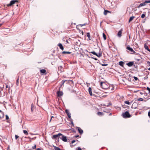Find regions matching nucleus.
<instances>
[{"instance_id":"393cba45","label":"nucleus","mask_w":150,"mask_h":150,"mask_svg":"<svg viewBox=\"0 0 150 150\" xmlns=\"http://www.w3.org/2000/svg\"><path fill=\"white\" fill-rule=\"evenodd\" d=\"M53 146L55 150H61L59 147H57L55 146Z\"/></svg>"},{"instance_id":"5701e85b","label":"nucleus","mask_w":150,"mask_h":150,"mask_svg":"<svg viewBox=\"0 0 150 150\" xmlns=\"http://www.w3.org/2000/svg\"><path fill=\"white\" fill-rule=\"evenodd\" d=\"M19 76H18V78L16 80V85L17 86H18L19 85Z\"/></svg>"},{"instance_id":"423d86ee","label":"nucleus","mask_w":150,"mask_h":150,"mask_svg":"<svg viewBox=\"0 0 150 150\" xmlns=\"http://www.w3.org/2000/svg\"><path fill=\"white\" fill-rule=\"evenodd\" d=\"M65 112L67 114L68 117L69 118H71V114L70 113L68 110L66 109L65 110Z\"/></svg>"},{"instance_id":"ea45409f","label":"nucleus","mask_w":150,"mask_h":150,"mask_svg":"<svg viewBox=\"0 0 150 150\" xmlns=\"http://www.w3.org/2000/svg\"><path fill=\"white\" fill-rule=\"evenodd\" d=\"M19 137L18 135H15V138L16 140Z\"/></svg>"},{"instance_id":"0e129e2a","label":"nucleus","mask_w":150,"mask_h":150,"mask_svg":"<svg viewBox=\"0 0 150 150\" xmlns=\"http://www.w3.org/2000/svg\"><path fill=\"white\" fill-rule=\"evenodd\" d=\"M73 132H75L76 131H75V130L74 129V130H73Z\"/></svg>"},{"instance_id":"de8ad7c7","label":"nucleus","mask_w":150,"mask_h":150,"mask_svg":"<svg viewBox=\"0 0 150 150\" xmlns=\"http://www.w3.org/2000/svg\"><path fill=\"white\" fill-rule=\"evenodd\" d=\"M36 148V145L35 144L34 146L32 147V149H35Z\"/></svg>"},{"instance_id":"6e6d98bb","label":"nucleus","mask_w":150,"mask_h":150,"mask_svg":"<svg viewBox=\"0 0 150 150\" xmlns=\"http://www.w3.org/2000/svg\"><path fill=\"white\" fill-rule=\"evenodd\" d=\"M71 124L72 125H73V126H74V124L73 123V122H72V121H71Z\"/></svg>"},{"instance_id":"f257e3e1","label":"nucleus","mask_w":150,"mask_h":150,"mask_svg":"<svg viewBox=\"0 0 150 150\" xmlns=\"http://www.w3.org/2000/svg\"><path fill=\"white\" fill-rule=\"evenodd\" d=\"M59 138L64 142H67V141L66 137L64 136L61 133H59L57 134L54 135H53L52 137V139H58V141H59Z\"/></svg>"},{"instance_id":"a878e982","label":"nucleus","mask_w":150,"mask_h":150,"mask_svg":"<svg viewBox=\"0 0 150 150\" xmlns=\"http://www.w3.org/2000/svg\"><path fill=\"white\" fill-rule=\"evenodd\" d=\"M142 57H141V56L140 55L139 56V58H136L135 59L137 61H139L140 60V59H142Z\"/></svg>"},{"instance_id":"69168bd1","label":"nucleus","mask_w":150,"mask_h":150,"mask_svg":"<svg viewBox=\"0 0 150 150\" xmlns=\"http://www.w3.org/2000/svg\"><path fill=\"white\" fill-rule=\"evenodd\" d=\"M112 115V113H110L109 114V115H110H110Z\"/></svg>"},{"instance_id":"a19ab883","label":"nucleus","mask_w":150,"mask_h":150,"mask_svg":"<svg viewBox=\"0 0 150 150\" xmlns=\"http://www.w3.org/2000/svg\"><path fill=\"white\" fill-rule=\"evenodd\" d=\"M6 120H8L9 119V117L7 115H6Z\"/></svg>"},{"instance_id":"c9c22d12","label":"nucleus","mask_w":150,"mask_h":150,"mask_svg":"<svg viewBox=\"0 0 150 150\" xmlns=\"http://www.w3.org/2000/svg\"><path fill=\"white\" fill-rule=\"evenodd\" d=\"M138 101H143V99L142 98H139L138 99Z\"/></svg>"},{"instance_id":"7ed1b4c3","label":"nucleus","mask_w":150,"mask_h":150,"mask_svg":"<svg viewBox=\"0 0 150 150\" xmlns=\"http://www.w3.org/2000/svg\"><path fill=\"white\" fill-rule=\"evenodd\" d=\"M18 2V0H12L10 2V4H7V6H11L16 2Z\"/></svg>"},{"instance_id":"58836bf2","label":"nucleus","mask_w":150,"mask_h":150,"mask_svg":"<svg viewBox=\"0 0 150 150\" xmlns=\"http://www.w3.org/2000/svg\"><path fill=\"white\" fill-rule=\"evenodd\" d=\"M148 76L147 75L146 76L144 77V80L147 79H148Z\"/></svg>"},{"instance_id":"c85d7f7f","label":"nucleus","mask_w":150,"mask_h":150,"mask_svg":"<svg viewBox=\"0 0 150 150\" xmlns=\"http://www.w3.org/2000/svg\"><path fill=\"white\" fill-rule=\"evenodd\" d=\"M23 132L26 135H28V132L26 130H23Z\"/></svg>"},{"instance_id":"a211bd4d","label":"nucleus","mask_w":150,"mask_h":150,"mask_svg":"<svg viewBox=\"0 0 150 150\" xmlns=\"http://www.w3.org/2000/svg\"><path fill=\"white\" fill-rule=\"evenodd\" d=\"M97 114L99 116H102L104 115L103 112H97Z\"/></svg>"},{"instance_id":"f03ea898","label":"nucleus","mask_w":150,"mask_h":150,"mask_svg":"<svg viewBox=\"0 0 150 150\" xmlns=\"http://www.w3.org/2000/svg\"><path fill=\"white\" fill-rule=\"evenodd\" d=\"M122 117L125 118H129L131 117V115L128 111H126L122 114Z\"/></svg>"},{"instance_id":"0eeeda50","label":"nucleus","mask_w":150,"mask_h":150,"mask_svg":"<svg viewBox=\"0 0 150 150\" xmlns=\"http://www.w3.org/2000/svg\"><path fill=\"white\" fill-rule=\"evenodd\" d=\"M57 94L58 97H60L63 95V93L62 91H59L57 92Z\"/></svg>"},{"instance_id":"79ce46f5","label":"nucleus","mask_w":150,"mask_h":150,"mask_svg":"<svg viewBox=\"0 0 150 150\" xmlns=\"http://www.w3.org/2000/svg\"><path fill=\"white\" fill-rule=\"evenodd\" d=\"M146 4V3H150V0H146L145 1Z\"/></svg>"},{"instance_id":"ddd939ff","label":"nucleus","mask_w":150,"mask_h":150,"mask_svg":"<svg viewBox=\"0 0 150 150\" xmlns=\"http://www.w3.org/2000/svg\"><path fill=\"white\" fill-rule=\"evenodd\" d=\"M57 45L60 47V49H61L62 50H64V47L62 46V44L59 43Z\"/></svg>"},{"instance_id":"e433bc0d","label":"nucleus","mask_w":150,"mask_h":150,"mask_svg":"<svg viewBox=\"0 0 150 150\" xmlns=\"http://www.w3.org/2000/svg\"><path fill=\"white\" fill-rule=\"evenodd\" d=\"M133 78L134 79L135 81H136L138 79V78L137 77L135 76H133Z\"/></svg>"},{"instance_id":"e2e57ef3","label":"nucleus","mask_w":150,"mask_h":150,"mask_svg":"<svg viewBox=\"0 0 150 150\" xmlns=\"http://www.w3.org/2000/svg\"><path fill=\"white\" fill-rule=\"evenodd\" d=\"M140 93V94H141V95H142V94H143V93H142V92H141Z\"/></svg>"},{"instance_id":"f704fd0d","label":"nucleus","mask_w":150,"mask_h":150,"mask_svg":"<svg viewBox=\"0 0 150 150\" xmlns=\"http://www.w3.org/2000/svg\"><path fill=\"white\" fill-rule=\"evenodd\" d=\"M146 89L147 90L149 91V94L150 93V88L149 87H147Z\"/></svg>"},{"instance_id":"9d476101","label":"nucleus","mask_w":150,"mask_h":150,"mask_svg":"<svg viewBox=\"0 0 150 150\" xmlns=\"http://www.w3.org/2000/svg\"><path fill=\"white\" fill-rule=\"evenodd\" d=\"M134 64L133 62H129L126 64V65H127L129 67H131Z\"/></svg>"},{"instance_id":"20e7f679","label":"nucleus","mask_w":150,"mask_h":150,"mask_svg":"<svg viewBox=\"0 0 150 150\" xmlns=\"http://www.w3.org/2000/svg\"><path fill=\"white\" fill-rule=\"evenodd\" d=\"M126 49L128 50H129L130 51L132 52L133 53H132V54H134L135 53V52L133 49L129 45H128L126 47Z\"/></svg>"},{"instance_id":"aec40b11","label":"nucleus","mask_w":150,"mask_h":150,"mask_svg":"<svg viewBox=\"0 0 150 150\" xmlns=\"http://www.w3.org/2000/svg\"><path fill=\"white\" fill-rule=\"evenodd\" d=\"M110 11L107 10H105L103 13L105 15H106L108 13H110Z\"/></svg>"},{"instance_id":"7c9ffc66","label":"nucleus","mask_w":150,"mask_h":150,"mask_svg":"<svg viewBox=\"0 0 150 150\" xmlns=\"http://www.w3.org/2000/svg\"><path fill=\"white\" fill-rule=\"evenodd\" d=\"M90 53L93 54L94 55H97V53H96L94 51L91 52H90Z\"/></svg>"},{"instance_id":"49530a36","label":"nucleus","mask_w":150,"mask_h":150,"mask_svg":"<svg viewBox=\"0 0 150 150\" xmlns=\"http://www.w3.org/2000/svg\"><path fill=\"white\" fill-rule=\"evenodd\" d=\"M70 38H69V40H66V42L67 43H69V42L68 41H69V40L70 41Z\"/></svg>"},{"instance_id":"c756f323","label":"nucleus","mask_w":150,"mask_h":150,"mask_svg":"<svg viewBox=\"0 0 150 150\" xmlns=\"http://www.w3.org/2000/svg\"><path fill=\"white\" fill-rule=\"evenodd\" d=\"M103 36L104 40L106 39V36L104 33H103Z\"/></svg>"},{"instance_id":"338daca9","label":"nucleus","mask_w":150,"mask_h":150,"mask_svg":"<svg viewBox=\"0 0 150 150\" xmlns=\"http://www.w3.org/2000/svg\"><path fill=\"white\" fill-rule=\"evenodd\" d=\"M148 70L150 71V67L148 69Z\"/></svg>"},{"instance_id":"bb28decb","label":"nucleus","mask_w":150,"mask_h":150,"mask_svg":"<svg viewBox=\"0 0 150 150\" xmlns=\"http://www.w3.org/2000/svg\"><path fill=\"white\" fill-rule=\"evenodd\" d=\"M34 108V105L33 103H32L31 105V111L33 112V108Z\"/></svg>"},{"instance_id":"603ef678","label":"nucleus","mask_w":150,"mask_h":150,"mask_svg":"<svg viewBox=\"0 0 150 150\" xmlns=\"http://www.w3.org/2000/svg\"><path fill=\"white\" fill-rule=\"evenodd\" d=\"M148 115L150 117V111H149V112H148Z\"/></svg>"},{"instance_id":"39448f33","label":"nucleus","mask_w":150,"mask_h":150,"mask_svg":"<svg viewBox=\"0 0 150 150\" xmlns=\"http://www.w3.org/2000/svg\"><path fill=\"white\" fill-rule=\"evenodd\" d=\"M100 86L103 89H106L107 88L105 86H106L107 85L106 83L105 82H101L100 83Z\"/></svg>"},{"instance_id":"6e6552de","label":"nucleus","mask_w":150,"mask_h":150,"mask_svg":"<svg viewBox=\"0 0 150 150\" xmlns=\"http://www.w3.org/2000/svg\"><path fill=\"white\" fill-rule=\"evenodd\" d=\"M70 81V80H62L61 81V86L63 85L64 84L65 82H66L67 83H68L69 82V81Z\"/></svg>"},{"instance_id":"37998d69","label":"nucleus","mask_w":150,"mask_h":150,"mask_svg":"<svg viewBox=\"0 0 150 150\" xmlns=\"http://www.w3.org/2000/svg\"><path fill=\"white\" fill-rule=\"evenodd\" d=\"M112 103H109L108 104L106 105L107 107H108L109 106L111 105Z\"/></svg>"},{"instance_id":"5fc2aeb1","label":"nucleus","mask_w":150,"mask_h":150,"mask_svg":"<svg viewBox=\"0 0 150 150\" xmlns=\"http://www.w3.org/2000/svg\"><path fill=\"white\" fill-rule=\"evenodd\" d=\"M0 112H1L2 114L4 115V112H2V111H1V110H0Z\"/></svg>"},{"instance_id":"13d9d810","label":"nucleus","mask_w":150,"mask_h":150,"mask_svg":"<svg viewBox=\"0 0 150 150\" xmlns=\"http://www.w3.org/2000/svg\"><path fill=\"white\" fill-rule=\"evenodd\" d=\"M53 117H53V116H52L51 117V119H50V121H51V119H52V118H53Z\"/></svg>"},{"instance_id":"a18cd8bd","label":"nucleus","mask_w":150,"mask_h":150,"mask_svg":"<svg viewBox=\"0 0 150 150\" xmlns=\"http://www.w3.org/2000/svg\"><path fill=\"white\" fill-rule=\"evenodd\" d=\"M108 65V64H102V66H107Z\"/></svg>"},{"instance_id":"72a5a7b5","label":"nucleus","mask_w":150,"mask_h":150,"mask_svg":"<svg viewBox=\"0 0 150 150\" xmlns=\"http://www.w3.org/2000/svg\"><path fill=\"white\" fill-rule=\"evenodd\" d=\"M103 112H106L107 113H108L109 112V110H103Z\"/></svg>"},{"instance_id":"473e14b6","label":"nucleus","mask_w":150,"mask_h":150,"mask_svg":"<svg viewBox=\"0 0 150 150\" xmlns=\"http://www.w3.org/2000/svg\"><path fill=\"white\" fill-rule=\"evenodd\" d=\"M125 103L126 104L129 105L130 102L128 101H125Z\"/></svg>"},{"instance_id":"052dcab7","label":"nucleus","mask_w":150,"mask_h":150,"mask_svg":"<svg viewBox=\"0 0 150 150\" xmlns=\"http://www.w3.org/2000/svg\"><path fill=\"white\" fill-rule=\"evenodd\" d=\"M111 89L112 90H114V87H112V88H111Z\"/></svg>"},{"instance_id":"8fccbe9b","label":"nucleus","mask_w":150,"mask_h":150,"mask_svg":"<svg viewBox=\"0 0 150 150\" xmlns=\"http://www.w3.org/2000/svg\"><path fill=\"white\" fill-rule=\"evenodd\" d=\"M75 141H75V140H72V141L71 142V143L72 144H73V143H74V142H75Z\"/></svg>"},{"instance_id":"4be33fe9","label":"nucleus","mask_w":150,"mask_h":150,"mask_svg":"<svg viewBox=\"0 0 150 150\" xmlns=\"http://www.w3.org/2000/svg\"><path fill=\"white\" fill-rule=\"evenodd\" d=\"M134 18H135V17L134 16L131 17L129 18V22H130L132 21Z\"/></svg>"},{"instance_id":"c03bdc74","label":"nucleus","mask_w":150,"mask_h":150,"mask_svg":"<svg viewBox=\"0 0 150 150\" xmlns=\"http://www.w3.org/2000/svg\"><path fill=\"white\" fill-rule=\"evenodd\" d=\"M146 100H145V101H146L147 100H148L149 99H150V96H148L146 98Z\"/></svg>"},{"instance_id":"774afa93","label":"nucleus","mask_w":150,"mask_h":150,"mask_svg":"<svg viewBox=\"0 0 150 150\" xmlns=\"http://www.w3.org/2000/svg\"><path fill=\"white\" fill-rule=\"evenodd\" d=\"M149 66H150V62H149Z\"/></svg>"},{"instance_id":"9b49d317","label":"nucleus","mask_w":150,"mask_h":150,"mask_svg":"<svg viewBox=\"0 0 150 150\" xmlns=\"http://www.w3.org/2000/svg\"><path fill=\"white\" fill-rule=\"evenodd\" d=\"M146 5V2L145 1L143 3H141L137 7L138 8H139L140 7H142L143 6H145Z\"/></svg>"},{"instance_id":"2eb2a0df","label":"nucleus","mask_w":150,"mask_h":150,"mask_svg":"<svg viewBox=\"0 0 150 150\" xmlns=\"http://www.w3.org/2000/svg\"><path fill=\"white\" fill-rule=\"evenodd\" d=\"M144 47L145 48V49L147 50L148 51L150 52V50L149 48L148 47V46L146 44H144Z\"/></svg>"},{"instance_id":"2f4dec72","label":"nucleus","mask_w":150,"mask_h":150,"mask_svg":"<svg viewBox=\"0 0 150 150\" xmlns=\"http://www.w3.org/2000/svg\"><path fill=\"white\" fill-rule=\"evenodd\" d=\"M145 16V14H144V13L142 14L141 16V18H144Z\"/></svg>"},{"instance_id":"1a4fd4ad","label":"nucleus","mask_w":150,"mask_h":150,"mask_svg":"<svg viewBox=\"0 0 150 150\" xmlns=\"http://www.w3.org/2000/svg\"><path fill=\"white\" fill-rule=\"evenodd\" d=\"M76 128L78 129V132L80 134H82L83 133V130L79 127H77Z\"/></svg>"},{"instance_id":"4d7b16f0","label":"nucleus","mask_w":150,"mask_h":150,"mask_svg":"<svg viewBox=\"0 0 150 150\" xmlns=\"http://www.w3.org/2000/svg\"><path fill=\"white\" fill-rule=\"evenodd\" d=\"M37 150H41L40 148H38L37 149Z\"/></svg>"},{"instance_id":"864d4df0","label":"nucleus","mask_w":150,"mask_h":150,"mask_svg":"<svg viewBox=\"0 0 150 150\" xmlns=\"http://www.w3.org/2000/svg\"><path fill=\"white\" fill-rule=\"evenodd\" d=\"M76 138H77V137H79V135H75V136H74Z\"/></svg>"},{"instance_id":"680f3d73","label":"nucleus","mask_w":150,"mask_h":150,"mask_svg":"<svg viewBox=\"0 0 150 150\" xmlns=\"http://www.w3.org/2000/svg\"><path fill=\"white\" fill-rule=\"evenodd\" d=\"M8 85H6V88H8Z\"/></svg>"},{"instance_id":"f3484780","label":"nucleus","mask_w":150,"mask_h":150,"mask_svg":"<svg viewBox=\"0 0 150 150\" xmlns=\"http://www.w3.org/2000/svg\"><path fill=\"white\" fill-rule=\"evenodd\" d=\"M40 72L42 74H45L46 72V70L45 69H42L40 70Z\"/></svg>"},{"instance_id":"dca6fc26","label":"nucleus","mask_w":150,"mask_h":150,"mask_svg":"<svg viewBox=\"0 0 150 150\" xmlns=\"http://www.w3.org/2000/svg\"><path fill=\"white\" fill-rule=\"evenodd\" d=\"M124 63L122 61H120L119 62V64L122 67H123L124 66Z\"/></svg>"},{"instance_id":"f8f14e48","label":"nucleus","mask_w":150,"mask_h":150,"mask_svg":"<svg viewBox=\"0 0 150 150\" xmlns=\"http://www.w3.org/2000/svg\"><path fill=\"white\" fill-rule=\"evenodd\" d=\"M122 30H120L118 31V32L117 33V36L118 37L120 38L122 36Z\"/></svg>"},{"instance_id":"09e8293b","label":"nucleus","mask_w":150,"mask_h":150,"mask_svg":"<svg viewBox=\"0 0 150 150\" xmlns=\"http://www.w3.org/2000/svg\"><path fill=\"white\" fill-rule=\"evenodd\" d=\"M91 58L94 59L95 60H98V59L96 58H94V57H91Z\"/></svg>"},{"instance_id":"b1692460","label":"nucleus","mask_w":150,"mask_h":150,"mask_svg":"<svg viewBox=\"0 0 150 150\" xmlns=\"http://www.w3.org/2000/svg\"><path fill=\"white\" fill-rule=\"evenodd\" d=\"M86 35H87V36L88 37V38L89 39V40H91V39L90 38L91 36H90V33H87Z\"/></svg>"},{"instance_id":"4c0bfd02","label":"nucleus","mask_w":150,"mask_h":150,"mask_svg":"<svg viewBox=\"0 0 150 150\" xmlns=\"http://www.w3.org/2000/svg\"><path fill=\"white\" fill-rule=\"evenodd\" d=\"M86 25V23H85L83 24H79V25L81 27H82L83 26L85 25Z\"/></svg>"},{"instance_id":"bf43d9fd","label":"nucleus","mask_w":150,"mask_h":150,"mask_svg":"<svg viewBox=\"0 0 150 150\" xmlns=\"http://www.w3.org/2000/svg\"><path fill=\"white\" fill-rule=\"evenodd\" d=\"M147 93H145L144 94V95L145 96H146L147 95Z\"/></svg>"},{"instance_id":"3c124183","label":"nucleus","mask_w":150,"mask_h":150,"mask_svg":"<svg viewBox=\"0 0 150 150\" xmlns=\"http://www.w3.org/2000/svg\"><path fill=\"white\" fill-rule=\"evenodd\" d=\"M134 66V67L135 68H137V65H135V64H133V65Z\"/></svg>"},{"instance_id":"412c9836","label":"nucleus","mask_w":150,"mask_h":150,"mask_svg":"<svg viewBox=\"0 0 150 150\" xmlns=\"http://www.w3.org/2000/svg\"><path fill=\"white\" fill-rule=\"evenodd\" d=\"M63 54H70L71 53V52H67V51H63L62 52Z\"/></svg>"},{"instance_id":"6ab92c4d","label":"nucleus","mask_w":150,"mask_h":150,"mask_svg":"<svg viewBox=\"0 0 150 150\" xmlns=\"http://www.w3.org/2000/svg\"><path fill=\"white\" fill-rule=\"evenodd\" d=\"M58 70H60L61 71V72H62L63 71V70H62V66H60L59 67H58Z\"/></svg>"},{"instance_id":"cd10ccee","label":"nucleus","mask_w":150,"mask_h":150,"mask_svg":"<svg viewBox=\"0 0 150 150\" xmlns=\"http://www.w3.org/2000/svg\"><path fill=\"white\" fill-rule=\"evenodd\" d=\"M96 56L98 57H100L102 56V53L99 52L98 54H97V55H96Z\"/></svg>"},{"instance_id":"4468645a","label":"nucleus","mask_w":150,"mask_h":150,"mask_svg":"<svg viewBox=\"0 0 150 150\" xmlns=\"http://www.w3.org/2000/svg\"><path fill=\"white\" fill-rule=\"evenodd\" d=\"M88 91L90 95L92 96V89L91 87H90L88 88Z\"/></svg>"}]
</instances>
